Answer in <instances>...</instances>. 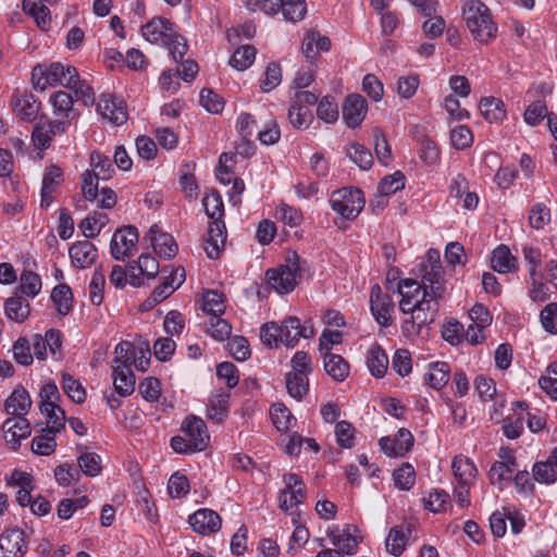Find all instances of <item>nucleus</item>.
<instances>
[{
	"mask_svg": "<svg viewBox=\"0 0 557 557\" xmlns=\"http://www.w3.org/2000/svg\"><path fill=\"white\" fill-rule=\"evenodd\" d=\"M77 451L79 453V456L77 457V465L79 467V470L86 475V476H97L100 474L102 470L101 465V458L98 454L92 451H87L86 447L79 445L77 446Z\"/></svg>",
	"mask_w": 557,
	"mask_h": 557,
	"instance_id": "bb28decb",
	"label": "nucleus"
},
{
	"mask_svg": "<svg viewBox=\"0 0 557 557\" xmlns=\"http://www.w3.org/2000/svg\"><path fill=\"white\" fill-rule=\"evenodd\" d=\"M282 81V70L281 66L275 63L271 62L267 66L265 73H264V79L261 81L260 87L263 92H269L275 87H277L281 84Z\"/></svg>",
	"mask_w": 557,
	"mask_h": 557,
	"instance_id": "052dcab7",
	"label": "nucleus"
},
{
	"mask_svg": "<svg viewBox=\"0 0 557 557\" xmlns=\"http://www.w3.org/2000/svg\"><path fill=\"white\" fill-rule=\"evenodd\" d=\"M324 369L336 381H344L349 374L348 362L339 355L324 354Z\"/></svg>",
	"mask_w": 557,
	"mask_h": 557,
	"instance_id": "c756f323",
	"label": "nucleus"
},
{
	"mask_svg": "<svg viewBox=\"0 0 557 557\" xmlns=\"http://www.w3.org/2000/svg\"><path fill=\"white\" fill-rule=\"evenodd\" d=\"M20 289L27 297L34 298L41 289L40 276L33 271H23L20 277Z\"/></svg>",
	"mask_w": 557,
	"mask_h": 557,
	"instance_id": "de8ad7c7",
	"label": "nucleus"
},
{
	"mask_svg": "<svg viewBox=\"0 0 557 557\" xmlns=\"http://www.w3.org/2000/svg\"><path fill=\"white\" fill-rule=\"evenodd\" d=\"M138 242V232L134 226H124L117 230L111 239L110 250L115 260H123L131 256Z\"/></svg>",
	"mask_w": 557,
	"mask_h": 557,
	"instance_id": "1a4fd4ad",
	"label": "nucleus"
},
{
	"mask_svg": "<svg viewBox=\"0 0 557 557\" xmlns=\"http://www.w3.org/2000/svg\"><path fill=\"white\" fill-rule=\"evenodd\" d=\"M336 442L342 448H351L354 446L355 428L348 421H339L335 425Z\"/></svg>",
	"mask_w": 557,
	"mask_h": 557,
	"instance_id": "bf43d9fd",
	"label": "nucleus"
},
{
	"mask_svg": "<svg viewBox=\"0 0 557 557\" xmlns=\"http://www.w3.org/2000/svg\"><path fill=\"white\" fill-rule=\"evenodd\" d=\"M202 202L208 218L212 220L205 238L203 249L207 256L214 260L220 257L226 242V228L222 220L224 205L218 191L206 196Z\"/></svg>",
	"mask_w": 557,
	"mask_h": 557,
	"instance_id": "f257e3e1",
	"label": "nucleus"
},
{
	"mask_svg": "<svg viewBox=\"0 0 557 557\" xmlns=\"http://www.w3.org/2000/svg\"><path fill=\"white\" fill-rule=\"evenodd\" d=\"M370 307L372 314L380 325L386 327L393 323L391 312L394 309V302L389 295L382 293L377 284L371 288Z\"/></svg>",
	"mask_w": 557,
	"mask_h": 557,
	"instance_id": "9d476101",
	"label": "nucleus"
},
{
	"mask_svg": "<svg viewBox=\"0 0 557 557\" xmlns=\"http://www.w3.org/2000/svg\"><path fill=\"white\" fill-rule=\"evenodd\" d=\"M13 357L15 361L22 366H29L33 362V354L30 350V342L25 337H20L13 344Z\"/></svg>",
	"mask_w": 557,
	"mask_h": 557,
	"instance_id": "e2e57ef3",
	"label": "nucleus"
},
{
	"mask_svg": "<svg viewBox=\"0 0 557 557\" xmlns=\"http://www.w3.org/2000/svg\"><path fill=\"white\" fill-rule=\"evenodd\" d=\"M271 417L275 428L281 431H287L293 424L296 423V419L289 411V409L283 404H273L271 407Z\"/></svg>",
	"mask_w": 557,
	"mask_h": 557,
	"instance_id": "79ce46f5",
	"label": "nucleus"
},
{
	"mask_svg": "<svg viewBox=\"0 0 557 557\" xmlns=\"http://www.w3.org/2000/svg\"><path fill=\"white\" fill-rule=\"evenodd\" d=\"M100 178L95 171L86 170L82 174V193L87 201H95L98 198V183Z\"/></svg>",
	"mask_w": 557,
	"mask_h": 557,
	"instance_id": "6e6d98bb",
	"label": "nucleus"
},
{
	"mask_svg": "<svg viewBox=\"0 0 557 557\" xmlns=\"http://www.w3.org/2000/svg\"><path fill=\"white\" fill-rule=\"evenodd\" d=\"M413 445V435L407 429H399L395 438L382 437L380 447L387 456H404Z\"/></svg>",
	"mask_w": 557,
	"mask_h": 557,
	"instance_id": "dca6fc26",
	"label": "nucleus"
},
{
	"mask_svg": "<svg viewBox=\"0 0 557 557\" xmlns=\"http://www.w3.org/2000/svg\"><path fill=\"white\" fill-rule=\"evenodd\" d=\"M533 476L537 482L546 484L557 480V469L549 457L546 461L536 462L533 466Z\"/></svg>",
	"mask_w": 557,
	"mask_h": 557,
	"instance_id": "603ef678",
	"label": "nucleus"
},
{
	"mask_svg": "<svg viewBox=\"0 0 557 557\" xmlns=\"http://www.w3.org/2000/svg\"><path fill=\"white\" fill-rule=\"evenodd\" d=\"M202 308L212 315H222L226 308L224 294L218 290L206 292Z\"/></svg>",
	"mask_w": 557,
	"mask_h": 557,
	"instance_id": "c03bdc74",
	"label": "nucleus"
},
{
	"mask_svg": "<svg viewBox=\"0 0 557 557\" xmlns=\"http://www.w3.org/2000/svg\"><path fill=\"white\" fill-rule=\"evenodd\" d=\"M90 164L94 168L92 171L102 181L110 180L114 173L110 158L99 151L91 152Z\"/></svg>",
	"mask_w": 557,
	"mask_h": 557,
	"instance_id": "a18cd8bd",
	"label": "nucleus"
},
{
	"mask_svg": "<svg viewBox=\"0 0 557 557\" xmlns=\"http://www.w3.org/2000/svg\"><path fill=\"white\" fill-rule=\"evenodd\" d=\"M4 438L14 449L20 446V442L30 435V425L24 417H12L4 421L2 425Z\"/></svg>",
	"mask_w": 557,
	"mask_h": 557,
	"instance_id": "6ab92c4d",
	"label": "nucleus"
},
{
	"mask_svg": "<svg viewBox=\"0 0 557 557\" xmlns=\"http://www.w3.org/2000/svg\"><path fill=\"white\" fill-rule=\"evenodd\" d=\"M518 469V462L496 461L490 469L488 476L492 484H500L504 480H509L513 471Z\"/></svg>",
	"mask_w": 557,
	"mask_h": 557,
	"instance_id": "49530a36",
	"label": "nucleus"
},
{
	"mask_svg": "<svg viewBox=\"0 0 557 557\" xmlns=\"http://www.w3.org/2000/svg\"><path fill=\"white\" fill-rule=\"evenodd\" d=\"M367 110V100L361 95L348 96L343 104V117L347 126H359L366 117Z\"/></svg>",
	"mask_w": 557,
	"mask_h": 557,
	"instance_id": "f3484780",
	"label": "nucleus"
},
{
	"mask_svg": "<svg viewBox=\"0 0 557 557\" xmlns=\"http://www.w3.org/2000/svg\"><path fill=\"white\" fill-rule=\"evenodd\" d=\"M23 11L29 14L41 29H46L50 22V10L38 0H23Z\"/></svg>",
	"mask_w": 557,
	"mask_h": 557,
	"instance_id": "72a5a7b5",
	"label": "nucleus"
},
{
	"mask_svg": "<svg viewBox=\"0 0 557 557\" xmlns=\"http://www.w3.org/2000/svg\"><path fill=\"white\" fill-rule=\"evenodd\" d=\"M97 110L103 119L115 126L124 124L128 119L125 102L110 94L101 95Z\"/></svg>",
	"mask_w": 557,
	"mask_h": 557,
	"instance_id": "9b49d317",
	"label": "nucleus"
},
{
	"mask_svg": "<svg viewBox=\"0 0 557 557\" xmlns=\"http://www.w3.org/2000/svg\"><path fill=\"white\" fill-rule=\"evenodd\" d=\"M330 48V38L314 30L307 33L301 46L302 53L310 62L318 58L320 51H329Z\"/></svg>",
	"mask_w": 557,
	"mask_h": 557,
	"instance_id": "5701e85b",
	"label": "nucleus"
},
{
	"mask_svg": "<svg viewBox=\"0 0 557 557\" xmlns=\"http://www.w3.org/2000/svg\"><path fill=\"white\" fill-rule=\"evenodd\" d=\"M462 14L467 27L475 40L488 44L496 37L497 26L492 21L488 8L480 0H467Z\"/></svg>",
	"mask_w": 557,
	"mask_h": 557,
	"instance_id": "7ed1b4c3",
	"label": "nucleus"
},
{
	"mask_svg": "<svg viewBox=\"0 0 557 557\" xmlns=\"http://www.w3.org/2000/svg\"><path fill=\"white\" fill-rule=\"evenodd\" d=\"M397 290L401 296L399 309L404 314H408V310L412 309V306L430 298V287L412 278L400 281Z\"/></svg>",
	"mask_w": 557,
	"mask_h": 557,
	"instance_id": "6e6552de",
	"label": "nucleus"
},
{
	"mask_svg": "<svg viewBox=\"0 0 557 557\" xmlns=\"http://www.w3.org/2000/svg\"><path fill=\"white\" fill-rule=\"evenodd\" d=\"M69 253L72 259V263L79 269L91 267L98 257L96 246L88 240L73 244Z\"/></svg>",
	"mask_w": 557,
	"mask_h": 557,
	"instance_id": "412c9836",
	"label": "nucleus"
},
{
	"mask_svg": "<svg viewBox=\"0 0 557 557\" xmlns=\"http://www.w3.org/2000/svg\"><path fill=\"white\" fill-rule=\"evenodd\" d=\"M12 108L21 120L34 121L38 114L40 102L32 94L23 92L13 97Z\"/></svg>",
	"mask_w": 557,
	"mask_h": 557,
	"instance_id": "4be33fe9",
	"label": "nucleus"
},
{
	"mask_svg": "<svg viewBox=\"0 0 557 557\" xmlns=\"http://www.w3.org/2000/svg\"><path fill=\"white\" fill-rule=\"evenodd\" d=\"M420 273L422 276V283L430 287V290L435 296L443 297L445 293V285L438 250L433 248L428 250L425 261L420 264Z\"/></svg>",
	"mask_w": 557,
	"mask_h": 557,
	"instance_id": "0eeeda50",
	"label": "nucleus"
},
{
	"mask_svg": "<svg viewBox=\"0 0 557 557\" xmlns=\"http://www.w3.org/2000/svg\"><path fill=\"white\" fill-rule=\"evenodd\" d=\"M189 524L199 534H210L220 529L221 518L215 511L203 508L189 517Z\"/></svg>",
	"mask_w": 557,
	"mask_h": 557,
	"instance_id": "aec40b11",
	"label": "nucleus"
},
{
	"mask_svg": "<svg viewBox=\"0 0 557 557\" xmlns=\"http://www.w3.org/2000/svg\"><path fill=\"white\" fill-rule=\"evenodd\" d=\"M281 11L286 21H301L307 12L305 0H283Z\"/></svg>",
	"mask_w": 557,
	"mask_h": 557,
	"instance_id": "09e8293b",
	"label": "nucleus"
},
{
	"mask_svg": "<svg viewBox=\"0 0 557 557\" xmlns=\"http://www.w3.org/2000/svg\"><path fill=\"white\" fill-rule=\"evenodd\" d=\"M394 482L395 485L400 490H409L413 483L416 478L414 469L409 463H404L400 468L394 471Z\"/></svg>",
	"mask_w": 557,
	"mask_h": 557,
	"instance_id": "0e129e2a",
	"label": "nucleus"
},
{
	"mask_svg": "<svg viewBox=\"0 0 557 557\" xmlns=\"http://www.w3.org/2000/svg\"><path fill=\"white\" fill-rule=\"evenodd\" d=\"M135 375L131 367L113 366V385L120 396H129L135 391Z\"/></svg>",
	"mask_w": 557,
	"mask_h": 557,
	"instance_id": "b1692460",
	"label": "nucleus"
},
{
	"mask_svg": "<svg viewBox=\"0 0 557 557\" xmlns=\"http://www.w3.org/2000/svg\"><path fill=\"white\" fill-rule=\"evenodd\" d=\"M51 299L60 314L66 315L72 310L73 294L69 285H57L51 293Z\"/></svg>",
	"mask_w": 557,
	"mask_h": 557,
	"instance_id": "e433bc0d",
	"label": "nucleus"
},
{
	"mask_svg": "<svg viewBox=\"0 0 557 557\" xmlns=\"http://www.w3.org/2000/svg\"><path fill=\"white\" fill-rule=\"evenodd\" d=\"M331 207L347 220H352L364 207L363 194L358 188H343L336 190L331 197Z\"/></svg>",
	"mask_w": 557,
	"mask_h": 557,
	"instance_id": "423d86ee",
	"label": "nucleus"
},
{
	"mask_svg": "<svg viewBox=\"0 0 557 557\" xmlns=\"http://www.w3.org/2000/svg\"><path fill=\"white\" fill-rule=\"evenodd\" d=\"M492 268L499 273H508L516 269V259L508 247L500 245L491 258Z\"/></svg>",
	"mask_w": 557,
	"mask_h": 557,
	"instance_id": "2f4dec72",
	"label": "nucleus"
},
{
	"mask_svg": "<svg viewBox=\"0 0 557 557\" xmlns=\"http://www.w3.org/2000/svg\"><path fill=\"white\" fill-rule=\"evenodd\" d=\"M26 552L27 542L21 529H9L0 535V557H23Z\"/></svg>",
	"mask_w": 557,
	"mask_h": 557,
	"instance_id": "f8f14e48",
	"label": "nucleus"
},
{
	"mask_svg": "<svg viewBox=\"0 0 557 557\" xmlns=\"http://www.w3.org/2000/svg\"><path fill=\"white\" fill-rule=\"evenodd\" d=\"M79 470L71 463H62L54 469V478L62 486H70L74 481H78Z\"/></svg>",
	"mask_w": 557,
	"mask_h": 557,
	"instance_id": "680f3d73",
	"label": "nucleus"
},
{
	"mask_svg": "<svg viewBox=\"0 0 557 557\" xmlns=\"http://www.w3.org/2000/svg\"><path fill=\"white\" fill-rule=\"evenodd\" d=\"M174 32L172 23L163 17H154L141 27L146 40L162 46L171 42Z\"/></svg>",
	"mask_w": 557,
	"mask_h": 557,
	"instance_id": "ddd939ff",
	"label": "nucleus"
},
{
	"mask_svg": "<svg viewBox=\"0 0 557 557\" xmlns=\"http://www.w3.org/2000/svg\"><path fill=\"white\" fill-rule=\"evenodd\" d=\"M306 497V487L300 486L294 490H283L278 496L280 508L284 511H288L295 506H298L304 502Z\"/></svg>",
	"mask_w": 557,
	"mask_h": 557,
	"instance_id": "8fccbe9b",
	"label": "nucleus"
},
{
	"mask_svg": "<svg viewBox=\"0 0 557 557\" xmlns=\"http://www.w3.org/2000/svg\"><path fill=\"white\" fill-rule=\"evenodd\" d=\"M182 430L190 441L194 450L202 451L207 447L210 436L202 419L197 417L187 418Z\"/></svg>",
	"mask_w": 557,
	"mask_h": 557,
	"instance_id": "2eb2a0df",
	"label": "nucleus"
},
{
	"mask_svg": "<svg viewBox=\"0 0 557 557\" xmlns=\"http://www.w3.org/2000/svg\"><path fill=\"white\" fill-rule=\"evenodd\" d=\"M449 374L450 367L447 362H434L430 364L426 382L431 387L441 389L447 384Z\"/></svg>",
	"mask_w": 557,
	"mask_h": 557,
	"instance_id": "f704fd0d",
	"label": "nucleus"
},
{
	"mask_svg": "<svg viewBox=\"0 0 557 557\" xmlns=\"http://www.w3.org/2000/svg\"><path fill=\"white\" fill-rule=\"evenodd\" d=\"M62 388L64 393L75 403L82 404L85 401L86 392L83 385L75 380L72 375L63 373Z\"/></svg>",
	"mask_w": 557,
	"mask_h": 557,
	"instance_id": "3c124183",
	"label": "nucleus"
},
{
	"mask_svg": "<svg viewBox=\"0 0 557 557\" xmlns=\"http://www.w3.org/2000/svg\"><path fill=\"white\" fill-rule=\"evenodd\" d=\"M351 529H355V527L347 525L346 529L342 531L335 529L327 532V536L332 544L336 546L342 553L347 555H354L359 544L358 539L351 534Z\"/></svg>",
	"mask_w": 557,
	"mask_h": 557,
	"instance_id": "393cba45",
	"label": "nucleus"
},
{
	"mask_svg": "<svg viewBox=\"0 0 557 557\" xmlns=\"http://www.w3.org/2000/svg\"><path fill=\"white\" fill-rule=\"evenodd\" d=\"M106 278L100 270H96L89 283V299L95 306H99L103 301V288Z\"/></svg>",
	"mask_w": 557,
	"mask_h": 557,
	"instance_id": "69168bd1",
	"label": "nucleus"
},
{
	"mask_svg": "<svg viewBox=\"0 0 557 557\" xmlns=\"http://www.w3.org/2000/svg\"><path fill=\"white\" fill-rule=\"evenodd\" d=\"M314 330L311 325H301L296 317L285 319L281 324L276 322L265 323L260 331V337L268 347H277L284 344L287 347H295L300 337L311 338Z\"/></svg>",
	"mask_w": 557,
	"mask_h": 557,
	"instance_id": "f03ea898",
	"label": "nucleus"
},
{
	"mask_svg": "<svg viewBox=\"0 0 557 557\" xmlns=\"http://www.w3.org/2000/svg\"><path fill=\"white\" fill-rule=\"evenodd\" d=\"M480 110L488 122L500 121L505 117L504 103L494 97H485L480 101Z\"/></svg>",
	"mask_w": 557,
	"mask_h": 557,
	"instance_id": "4c0bfd02",
	"label": "nucleus"
},
{
	"mask_svg": "<svg viewBox=\"0 0 557 557\" xmlns=\"http://www.w3.org/2000/svg\"><path fill=\"white\" fill-rule=\"evenodd\" d=\"M53 113L67 120H74L76 114L73 110V97L66 91H57L51 98Z\"/></svg>",
	"mask_w": 557,
	"mask_h": 557,
	"instance_id": "473e14b6",
	"label": "nucleus"
},
{
	"mask_svg": "<svg viewBox=\"0 0 557 557\" xmlns=\"http://www.w3.org/2000/svg\"><path fill=\"white\" fill-rule=\"evenodd\" d=\"M57 433H49L48 429L42 430V434L33 438L32 450L40 456H50L57 447Z\"/></svg>",
	"mask_w": 557,
	"mask_h": 557,
	"instance_id": "ea45409f",
	"label": "nucleus"
},
{
	"mask_svg": "<svg viewBox=\"0 0 557 557\" xmlns=\"http://www.w3.org/2000/svg\"><path fill=\"white\" fill-rule=\"evenodd\" d=\"M287 263L278 269H270L265 276L272 288L278 294H287L292 292L301 277L300 257L295 252H289Z\"/></svg>",
	"mask_w": 557,
	"mask_h": 557,
	"instance_id": "39448f33",
	"label": "nucleus"
},
{
	"mask_svg": "<svg viewBox=\"0 0 557 557\" xmlns=\"http://www.w3.org/2000/svg\"><path fill=\"white\" fill-rule=\"evenodd\" d=\"M4 310L10 320L22 323L28 318L30 306L25 298L14 295L5 300Z\"/></svg>",
	"mask_w": 557,
	"mask_h": 557,
	"instance_id": "cd10ccee",
	"label": "nucleus"
},
{
	"mask_svg": "<svg viewBox=\"0 0 557 557\" xmlns=\"http://www.w3.org/2000/svg\"><path fill=\"white\" fill-rule=\"evenodd\" d=\"M286 388L293 398L300 400L309 391L308 376L288 372L286 374Z\"/></svg>",
	"mask_w": 557,
	"mask_h": 557,
	"instance_id": "a19ab883",
	"label": "nucleus"
},
{
	"mask_svg": "<svg viewBox=\"0 0 557 557\" xmlns=\"http://www.w3.org/2000/svg\"><path fill=\"white\" fill-rule=\"evenodd\" d=\"M346 152L350 160L361 170H369L373 164L371 151L358 143L349 144L346 148Z\"/></svg>",
	"mask_w": 557,
	"mask_h": 557,
	"instance_id": "58836bf2",
	"label": "nucleus"
},
{
	"mask_svg": "<svg viewBox=\"0 0 557 557\" xmlns=\"http://www.w3.org/2000/svg\"><path fill=\"white\" fill-rule=\"evenodd\" d=\"M406 536L399 527H394L389 530L385 546L389 554L394 556H400L405 549Z\"/></svg>",
	"mask_w": 557,
	"mask_h": 557,
	"instance_id": "5fc2aeb1",
	"label": "nucleus"
},
{
	"mask_svg": "<svg viewBox=\"0 0 557 557\" xmlns=\"http://www.w3.org/2000/svg\"><path fill=\"white\" fill-rule=\"evenodd\" d=\"M256 58V49L250 45L238 48L230 59V65L238 71L248 69Z\"/></svg>",
	"mask_w": 557,
	"mask_h": 557,
	"instance_id": "37998d69",
	"label": "nucleus"
},
{
	"mask_svg": "<svg viewBox=\"0 0 557 557\" xmlns=\"http://www.w3.org/2000/svg\"><path fill=\"white\" fill-rule=\"evenodd\" d=\"M405 187V175L400 171H396L392 175L384 176L379 185L382 196H389Z\"/></svg>",
	"mask_w": 557,
	"mask_h": 557,
	"instance_id": "864d4df0",
	"label": "nucleus"
},
{
	"mask_svg": "<svg viewBox=\"0 0 557 557\" xmlns=\"http://www.w3.org/2000/svg\"><path fill=\"white\" fill-rule=\"evenodd\" d=\"M550 220V211L543 203L534 205L530 210L529 222L535 230H542Z\"/></svg>",
	"mask_w": 557,
	"mask_h": 557,
	"instance_id": "338daca9",
	"label": "nucleus"
},
{
	"mask_svg": "<svg viewBox=\"0 0 557 557\" xmlns=\"http://www.w3.org/2000/svg\"><path fill=\"white\" fill-rule=\"evenodd\" d=\"M442 297L435 296L430 290V298L422 300L417 306H412V309L408 310L410 317L406 319L401 324V332L405 337L413 338L420 335L422 330L433 323L436 319L440 305L438 300Z\"/></svg>",
	"mask_w": 557,
	"mask_h": 557,
	"instance_id": "20e7f679",
	"label": "nucleus"
},
{
	"mask_svg": "<svg viewBox=\"0 0 557 557\" xmlns=\"http://www.w3.org/2000/svg\"><path fill=\"white\" fill-rule=\"evenodd\" d=\"M548 114L545 102L536 100L525 109L523 117L528 125L536 126L544 117H547Z\"/></svg>",
	"mask_w": 557,
	"mask_h": 557,
	"instance_id": "4d7b16f0",
	"label": "nucleus"
},
{
	"mask_svg": "<svg viewBox=\"0 0 557 557\" xmlns=\"http://www.w3.org/2000/svg\"><path fill=\"white\" fill-rule=\"evenodd\" d=\"M541 322L547 332L557 334V304H548L541 311Z\"/></svg>",
	"mask_w": 557,
	"mask_h": 557,
	"instance_id": "774afa93",
	"label": "nucleus"
},
{
	"mask_svg": "<svg viewBox=\"0 0 557 557\" xmlns=\"http://www.w3.org/2000/svg\"><path fill=\"white\" fill-rule=\"evenodd\" d=\"M451 468L459 483H471L475 478L476 468L469 458L462 456L455 457L451 462Z\"/></svg>",
	"mask_w": 557,
	"mask_h": 557,
	"instance_id": "c9c22d12",
	"label": "nucleus"
},
{
	"mask_svg": "<svg viewBox=\"0 0 557 557\" xmlns=\"http://www.w3.org/2000/svg\"><path fill=\"white\" fill-rule=\"evenodd\" d=\"M231 394L227 391H216L209 400L208 416L210 419L221 422L227 413Z\"/></svg>",
	"mask_w": 557,
	"mask_h": 557,
	"instance_id": "c85d7f7f",
	"label": "nucleus"
},
{
	"mask_svg": "<svg viewBox=\"0 0 557 557\" xmlns=\"http://www.w3.org/2000/svg\"><path fill=\"white\" fill-rule=\"evenodd\" d=\"M367 364L372 375L382 377L388 367L387 355L380 346L375 345L368 351Z\"/></svg>",
	"mask_w": 557,
	"mask_h": 557,
	"instance_id": "7c9ffc66",
	"label": "nucleus"
},
{
	"mask_svg": "<svg viewBox=\"0 0 557 557\" xmlns=\"http://www.w3.org/2000/svg\"><path fill=\"white\" fill-rule=\"evenodd\" d=\"M32 405L28 392L23 388H16L5 400V411L13 417H24Z\"/></svg>",
	"mask_w": 557,
	"mask_h": 557,
	"instance_id": "a878e982",
	"label": "nucleus"
},
{
	"mask_svg": "<svg viewBox=\"0 0 557 557\" xmlns=\"http://www.w3.org/2000/svg\"><path fill=\"white\" fill-rule=\"evenodd\" d=\"M145 239L150 242L153 251L161 258L171 259L176 256L178 247L173 236L163 233L158 225H152Z\"/></svg>",
	"mask_w": 557,
	"mask_h": 557,
	"instance_id": "4468645a",
	"label": "nucleus"
},
{
	"mask_svg": "<svg viewBox=\"0 0 557 557\" xmlns=\"http://www.w3.org/2000/svg\"><path fill=\"white\" fill-rule=\"evenodd\" d=\"M200 103L210 113L218 114L223 111L224 100L212 89L203 88L200 92Z\"/></svg>",
	"mask_w": 557,
	"mask_h": 557,
	"instance_id": "13d9d810",
	"label": "nucleus"
},
{
	"mask_svg": "<svg viewBox=\"0 0 557 557\" xmlns=\"http://www.w3.org/2000/svg\"><path fill=\"white\" fill-rule=\"evenodd\" d=\"M76 78H78V73L74 66L55 62L46 67V83H50V86L60 84L67 88H74Z\"/></svg>",
	"mask_w": 557,
	"mask_h": 557,
	"instance_id": "a211bd4d",
	"label": "nucleus"
}]
</instances>
